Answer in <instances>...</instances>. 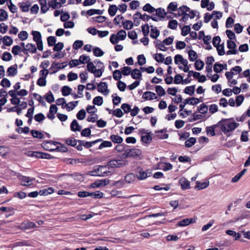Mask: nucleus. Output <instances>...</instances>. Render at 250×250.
<instances>
[{
  "instance_id": "nucleus-31",
  "label": "nucleus",
  "mask_w": 250,
  "mask_h": 250,
  "mask_svg": "<svg viewBox=\"0 0 250 250\" xmlns=\"http://www.w3.org/2000/svg\"><path fill=\"white\" fill-rule=\"evenodd\" d=\"M63 175H66L69 177H71L75 180L78 181H81L83 178L82 175L77 172H75L72 174H63Z\"/></svg>"
},
{
  "instance_id": "nucleus-26",
  "label": "nucleus",
  "mask_w": 250,
  "mask_h": 250,
  "mask_svg": "<svg viewBox=\"0 0 250 250\" xmlns=\"http://www.w3.org/2000/svg\"><path fill=\"white\" fill-rule=\"evenodd\" d=\"M155 46L158 48L160 50L166 51L167 48L165 47V44L159 40H157L154 42Z\"/></svg>"
},
{
  "instance_id": "nucleus-7",
  "label": "nucleus",
  "mask_w": 250,
  "mask_h": 250,
  "mask_svg": "<svg viewBox=\"0 0 250 250\" xmlns=\"http://www.w3.org/2000/svg\"><path fill=\"white\" fill-rule=\"evenodd\" d=\"M78 143L79 144L76 146V148L78 150H82L83 149V146H84L85 147L88 148L91 147L93 145H94L93 142H87L83 140H78Z\"/></svg>"
},
{
  "instance_id": "nucleus-2",
  "label": "nucleus",
  "mask_w": 250,
  "mask_h": 250,
  "mask_svg": "<svg viewBox=\"0 0 250 250\" xmlns=\"http://www.w3.org/2000/svg\"><path fill=\"white\" fill-rule=\"evenodd\" d=\"M168 136L169 135L167 133V129L166 128L155 131L153 134V138L155 140L167 139Z\"/></svg>"
},
{
  "instance_id": "nucleus-62",
  "label": "nucleus",
  "mask_w": 250,
  "mask_h": 250,
  "mask_svg": "<svg viewBox=\"0 0 250 250\" xmlns=\"http://www.w3.org/2000/svg\"><path fill=\"white\" fill-rule=\"evenodd\" d=\"M113 77L116 81H119L122 77V72L119 70H115L113 73Z\"/></svg>"
},
{
  "instance_id": "nucleus-15",
  "label": "nucleus",
  "mask_w": 250,
  "mask_h": 250,
  "mask_svg": "<svg viewBox=\"0 0 250 250\" xmlns=\"http://www.w3.org/2000/svg\"><path fill=\"white\" fill-rule=\"evenodd\" d=\"M98 69L94 70V72L92 73L94 75L95 77H100L104 71V65L103 63H100V65H98Z\"/></svg>"
},
{
  "instance_id": "nucleus-48",
  "label": "nucleus",
  "mask_w": 250,
  "mask_h": 250,
  "mask_svg": "<svg viewBox=\"0 0 250 250\" xmlns=\"http://www.w3.org/2000/svg\"><path fill=\"white\" fill-rule=\"evenodd\" d=\"M153 58L158 62H163L165 60L164 56L161 53H156Z\"/></svg>"
},
{
  "instance_id": "nucleus-5",
  "label": "nucleus",
  "mask_w": 250,
  "mask_h": 250,
  "mask_svg": "<svg viewBox=\"0 0 250 250\" xmlns=\"http://www.w3.org/2000/svg\"><path fill=\"white\" fill-rule=\"evenodd\" d=\"M138 169L139 170L136 173V177L140 180H143L148 177H150L152 174L151 171L149 169H147L146 171L142 168H138Z\"/></svg>"
},
{
  "instance_id": "nucleus-20",
  "label": "nucleus",
  "mask_w": 250,
  "mask_h": 250,
  "mask_svg": "<svg viewBox=\"0 0 250 250\" xmlns=\"http://www.w3.org/2000/svg\"><path fill=\"white\" fill-rule=\"evenodd\" d=\"M54 189L52 188H47L40 190L39 191V195L42 196H47L54 192Z\"/></svg>"
},
{
  "instance_id": "nucleus-52",
  "label": "nucleus",
  "mask_w": 250,
  "mask_h": 250,
  "mask_svg": "<svg viewBox=\"0 0 250 250\" xmlns=\"http://www.w3.org/2000/svg\"><path fill=\"white\" fill-rule=\"evenodd\" d=\"M195 67L197 70H201L204 66V62L201 60H197L194 63Z\"/></svg>"
},
{
  "instance_id": "nucleus-38",
  "label": "nucleus",
  "mask_w": 250,
  "mask_h": 250,
  "mask_svg": "<svg viewBox=\"0 0 250 250\" xmlns=\"http://www.w3.org/2000/svg\"><path fill=\"white\" fill-rule=\"evenodd\" d=\"M197 185L196 186V188L198 189H203L207 188L209 186V181H207L203 183H200L199 182H197Z\"/></svg>"
},
{
  "instance_id": "nucleus-25",
  "label": "nucleus",
  "mask_w": 250,
  "mask_h": 250,
  "mask_svg": "<svg viewBox=\"0 0 250 250\" xmlns=\"http://www.w3.org/2000/svg\"><path fill=\"white\" fill-rule=\"evenodd\" d=\"M135 180V175L133 173L127 174L125 177V182L128 184L133 183Z\"/></svg>"
},
{
  "instance_id": "nucleus-50",
  "label": "nucleus",
  "mask_w": 250,
  "mask_h": 250,
  "mask_svg": "<svg viewBox=\"0 0 250 250\" xmlns=\"http://www.w3.org/2000/svg\"><path fill=\"white\" fill-rule=\"evenodd\" d=\"M3 43L7 46H10L13 43V40L11 37L5 36L3 39Z\"/></svg>"
},
{
  "instance_id": "nucleus-51",
  "label": "nucleus",
  "mask_w": 250,
  "mask_h": 250,
  "mask_svg": "<svg viewBox=\"0 0 250 250\" xmlns=\"http://www.w3.org/2000/svg\"><path fill=\"white\" fill-rule=\"evenodd\" d=\"M49 141H44L42 144V147H43L45 150L49 151H54V148H52L50 147L49 145H50V143H49Z\"/></svg>"
},
{
  "instance_id": "nucleus-19",
  "label": "nucleus",
  "mask_w": 250,
  "mask_h": 250,
  "mask_svg": "<svg viewBox=\"0 0 250 250\" xmlns=\"http://www.w3.org/2000/svg\"><path fill=\"white\" fill-rule=\"evenodd\" d=\"M153 134L151 132H148V133L145 135H142L141 137L142 141L145 143H149L153 138Z\"/></svg>"
},
{
  "instance_id": "nucleus-44",
  "label": "nucleus",
  "mask_w": 250,
  "mask_h": 250,
  "mask_svg": "<svg viewBox=\"0 0 250 250\" xmlns=\"http://www.w3.org/2000/svg\"><path fill=\"white\" fill-rule=\"evenodd\" d=\"M155 91L159 96H163L166 94L165 89L161 85H156L155 86Z\"/></svg>"
},
{
  "instance_id": "nucleus-60",
  "label": "nucleus",
  "mask_w": 250,
  "mask_h": 250,
  "mask_svg": "<svg viewBox=\"0 0 250 250\" xmlns=\"http://www.w3.org/2000/svg\"><path fill=\"white\" fill-rule=\"evenodd\" d=\"M83 42L81 40H76L75 41V42L73 43V48L77 50L82 47L83 45Z\"/></svg>"
},
{
  "instance_id": "nucleus-64",
  "label": "nucleus",
  "mask_w": 250,
  "mask_h": 250,
  "mask_svg": "<svg viewBox=\"0 0 250 250\" xmlns=\"http://www.w3.org/2000/svg\"><path fill=\"white\" fill-rule=\"evenodd\" d=\"M121 108L125 114L129 113L131 111V106L126 103L123 104L121 105Z\"/></svg>"
},
{
  "instance_id": "nucleus-16",
  "label": "nucleus",
  "mask_w": 250,
  "mask_h": 250,
  "mask_svg": "<svg viewBox=\"0 0 250 250\" xmlns=\"http://www.w3.org/2000/svg\"><path fill=\"white\" fill-rule=\"evenodd\" d=\"M71 130L73 131H80L82 127L76 120H73L70 125Z\"/></svg>"
},
{
  "instance_id": "nucleus-24",
  "label": "nucleus",
  "mask_w": 250,
  "mask_h": 250,
  "mask_svg": "<svg viewBox=\"0 0 250 250\" xmlns=\"http://www.w3.org/2000/svg\"><path fill=\"white\" fill-rule=\"evenodd\" d=\"M32 35L33 36V41L36 42L42 41V35L40 32L37 31H33L32 32Z\"/></svg>"
},
{
  "instance_id": "nucleus-17",
  "label": "nucleus",
  "mask_w": 250,
  "mask_h": 250,
  "mask_svg": "<svg viewBox=\"0 0 250 250\" xmlns=\"http://www.w3.org/2000/svg\"><path fill=\"white\" fill-rule=\"evenodd\" d=\"M41 5V12L42 14L45 13L49 9V7L47 5L46 0H38Z\"/></svg>"
},
{
  "instance_id": "nucleus-40",
  "label": "nucleus",
  "mask_w": 250,
  "mask_h": 250,
  "mask_svg": "<svg viewBox=\"0 0 250 250\" xmlns=\"http://www.w3.org/2000/svg\"><path fill=\"white\" fill-rule=\"evenodd\" d=\"M124 28L126 30L131 29L133 26V23L132 21L129 20H125L122 21Z\"/></svg>"
},
{
  "instance_id": "nucleus-45",
  "label": "nucleus",
  "mask_w": 250,
  "mask_h": 250,
  "mask_svg": "<svg viewBox=\"0 0 250 250\" xmlns=\"http://www.w3.org/2000/svg\"><path fill=\"white\" fill-rule=\"evenodd\" d=\"M218 127V126H216V125L210 126H208L206 127V132L208 134H210L211 136H214L215 135V133L214 131V129L215 127Z\"/></svg>"
},
{
  "instance_id": "nucleus-37",
  "label": "nucleus",
  "mask_w": 250,
  "mask_h": 250,
  "mask_svg": "<svg viewBox=\"0 0 250 250\" xmlns=\"http://www.w3.org/2000/svg\"><path fill=\"white\" fill-rule=\"evenodd\" d=\"M188 54L190 61L194 62L197 59V54L195 51L190 50L188 51Z\"/></svg>"
},
{
  "instance_id": "nucleus-6",
  "label": "nucleus",
  "mask_w": 250,
  "mask_h": 250,
  "mask_svg": "<svg viewBox=\"0 0 250 250\" xmlns=\"http://www.w3.org/2000/svg\"><path fill=\"white\" fill-rule=\"evenodd\" d=\"M19 179L20 180L21 184L23 186H28L31 185L32 182L35 180V178H34L24 176L22 175L19 176Z\"/></svg>"
},
{
  "instance_id": "nucleus-49",
  "label": "nucleus",
  "mask_w": 250,
  "mask_h": 250,
  "mask_svg": "<svg viewBox=\"0 0 250 250\" xmlns=\"http://www.w3.org/2000/svg\"><path fill=\"white\" fill-rule=\"evenodd\" d=\"M117 36L119 40H124L126 37V33L124 30L119 31L117 33Z\"/></svg>"
},
{
  "instance_id": "nucleus-53",
  "label": "nucleus",
  "mask_w": 250,
  "mask_h": 250,
  "mask_svg": "<svg viewBox=\"0 0 250 250\" xmlns=\"http://www.w3.org/2000/svg\"><path fill=\"white\" fill-rule=\"evenodd\" d=\"M58 0H50L48 2L49 6L53 9H56L58 6L61 7V3L57 2Z\"/></svg>"
},
{
  "instance_id": "nucleus-46",
  "label": "nucleus",
  "mask_w": 250,
  "mask_h": 250,
  "mask_svg": "<svg viewBox=\"0 0 250 250\" xmlns=\"http://www.w3.org/2000/svg\"><path fill=\"white\" fill-rule=\"evenodd\" d=\"M143 10L149 13H152L155 11V8L152 6L149 3H146L145 5L143 7Z\"/></svg>"
},
{
  "instance_id": "nucleus-21",
  "label": "nucleus",
  "mask_w": 250,
  "mask_h": 250,
  "mask_svg": "<svg viewBox=\"0 0 250 250\" xmlns=\"http://www.w3.org/2000/svg\"><path fill=\"white\" fill-rule=\"evenodd\" d=\"M22 227L25 229H31L36 228L37 226L34 222L26 221L22 223Z\"/></svg>"
},
{
  "instance_id": "nucleus-3",
  "label": "nucleus",
  "mask_w": 250,
  "mask_h": 250,
  "mask_svg": "<svg viewBox=\"0 0 250 250\" xmlns=\"http://www.w3.org/2000/svg\"><path fill=\"white\" fill-rule=\"evenodd\" d=\"M108 166H97L96 170L98 171V175L100 177L108 176L110 171Z\"/></svg>"
},
{
  "instance_id": "nucleus-35",
  "label": "nucleus",
  "mask_w": 250,
  "mask_h": 250,
  "mask_svg": "<svg viewBox=\"0 0 250 250\" xmlns=\"http://www.w3.org/2000/svg\"><path fill=\"white\" fill-rule=\"evenodd\" d=\"M155 11H156L157 15L162 18H164L166 16L167 14H168L167 12L165 11V10L164 8H159L155 9Z\"/></svg>"
},
{
  "instance_id": "nucleus-63",
  "label": "nucleus",
  "mask_w": 250,
  "mask_h": 250,
  "mask_svg": "<svg viewBox=\"0 0 250 250\" xmlns=\"http://www.w3.org/2000/svg\"><path fill=\"white\" fill-rule=\"evenodd\" d=\"M190 32V27L189 25H185L182 28L181 34L183 36H187Z\"/></svg>"
},
{
  "instance_id": "nucleus-28",
  "label": "nucleus",
  "mask_w": 250,
  "mask_h": 250,
  "mask_svg": "<svg viewBox=\"0 0 250 250\" xmlns=\"http://www.w3.org/2000/svg\"><path fill=\"white\" fill-rule=\"evenodd\" d=\"M118 10L117 6L115 4L110 5L108 9V12L111 17L114 16Z\"/></svg>"
},
{
  "instance_id": "nucleus-43",
  "label": "nucleus",
  "mask_w": 250,
  "mask_h": 250,
  "mask_svg": "<svg viewBox=\"0 0 250 250\" xmlns=\"http://www.w3.org/2000/svg\"><path fill=\"white\" fill-rule=\"evenodd\" d=\"M78 101L69 102L66 104V109L68 111L72 110L78 104Z\"/></svg>"
},
{
  "instance_id": "nucleus-56",
  "label": "nucleus",
  "mask_w": 250,
  "mask_h": 250,
  "mask_svg": "<svg viewBox=\"0 0 250 250\" xmlns=\"http://www.w3.org/2000/svg\"><path fill=\"white\" fill-rule=\"evenodd\" d=\"M112 143L110 141H104L100 145L98 149H102L104 147H110L112 146Z\"/></svg>"
},
{
  "instance_id": "nucleus-34",
  "label": "nucleus",
  "mask_w": 250,
  "mask_h": 250,
  "mask_svg": "<svg viewBox=\"0 0 250 250\" xmlns=\"http://www.w3.org/2000/svg\"><path fill=\"white\" fill-rule=\"evenodd\" d=\"M31 133L33 137L36 138L43 139L44 137L43 133L38 130H32Z\"/></svg>"
},
{
  "instance_id": "nucleus-9",
  "label": "nucleus",
  "mask_w": 250,
  "mask_h": 250,
  "mask_svg": "<svg viewBox=\"0 0 250 250\" xmlns=\"http://www.w3.org/2000/svg\"><path fill=\"white\" fill-rule=\"evenodd\" d=\"M142 98L146 101L152 100L157 99L158 97L154 92L151 91H146L143 93L142 95Z\"/></svg>"
},
{
  "instance_id": "nucleus-11",
  "label": "nucleus",
  "mask_w": 250,
  "mask_h": 250,
  "mask_svg": "<svg viewBox=\"0 0 250 250\" xmlns=\"http://www.w3.org/2000/svg\"><path fill=\"white\" fill-rule=\"evenodd\" d=\"M178 13L174 14V17H178L183 16L186 12L189 11V8L186 5H183L179 8L177 10Z\"/></svg>"
},
{
  "instance_id": "nucleus-54",
  "label": "nucleus",
  "mask_w": 250,
  "mask_h": 250,
  "mask_svg": "<svg viewBox=\"0 0 250 250\" xmlns=\"http://www.w3.org/2000/svg\"><path fill=\"white\" fill-rule=\"evenodd\" d=\"M178 25V22L175 20H172L169 21L168 24V27L175 30L177 28Z\"/></svg>"
},
{
  "instance_id": "nucleus-42",
  "label": "nucleus",
  "mask_w": 250,
  "mask_h": 250,
  "mask_svg": "<svg viewBox=\"0 0 250 250\" xmlns=\"http://www.w3.org/2000/svg\"><path fill=\"white\" fill-rule=\"evenodd\" d=\"M25 48L31 53H35L37 52V48L35 44L33 43H28L26 45Z\"/></svg>"
},
{
  "instance_id": "nucleus-29",
  "label": "nucleus",
  "mask_w": 250,
  "mask_h": 250,
  "mask_svg": "<svg viewBox=\"0 0 250 250\" xmlns=\"http://www.w3.org/2000/svg\"><path fill=\"white\" fill-rule=\"evenodd\" d=\"M110 139L113 143L117 144H121L123 141L122 137L118 135H111Z\"/></svg>"
},
{
  "instance_id": "nucleus-57",
  "label": "nucleus",
  "mask_w": 250,
  "mask_h": 250,
  "mask_svg": "<svg viewBox=\"0 0 250 250\" xmlns=\"http://www.w3.org/2000/svg\"><path fill=\"white\" fill-rule=\"evenodd\" d=\"M198 110L200 113L204 114L207 112L208 107L205 104H202L198 107Z\"/></svg>"
},
{
  "instance_id": "nucleus-39",
  "label": "nucleus",
  "mask_w": 250,
  "mask_h": 250,
  "mask_svg": "<svg viewBox=\"0 0 250 250\" xmlns=\"http://www.w3.org/2000/svg\"><path fill=\"white\" fill-rule=\"evenodd\" d=\"M196 142L195 138L191 137L188 139L185 143V145L187 147H190L193 146Z\"/></svg>"
},
{
  "instance_id": "nucleus-10",
  "label": "nucleus",
  "mask_w": 250,
  "mask_h": 250,
  "mask_svg": "<svg viewBox=\"0 0 250 250\" xmlns=\"http://www.w3.org/2000/svg\"><path fill=\"white\" fill-rule=\"evenodd\" d=\"M63 63H61L59 62H53L50 68V70H53V72L50 73H54L57 72V71L59 69H64L67 65H63Z\"/></svg>"
},
{
  "instance_id": "nucleus-12",
  "label": "nucleus",
  "mask_w": 250,
  "mask_h": 250,
  "mask_svg": "<svg viewBox=\"0 0 250 250\" xmlns=\"http://www.w3.org/2000/svg\"><path fill=\"white\" fill-rule=\"evenodd\" d=\"M178 9V4L177 2L173 1L170 2L167 8V13L172 14L174 11H176Z\"/></svg>"
},
{
  "instance_id": "nucleus-30",
  "label": "nucleus",
  "mask_w": 250,
  "mask_h": 250,
  "mask_svg": "<svg viewBox=\"0 0 250 250\" xmlns=\"http://www.w3.org/2000/svg\"><path fill=\"white\" fill-rule=\"evenodd\" d=\"M103 196L104 193L100 191H96L95 192H89V196H90L94 199H101L103 197Z\"/></svg>"
},
{
  "instance_id": "nucleus-61",
  "label": "nucleus",
  "mask_w": 250,
  "mask_h": 250,
  "mask_svg": "<svg viewBox=\"0 0 250 250\" xmlns=\"http://www.w3.org/2000/svg\"><path fill=\"white\" fill-rule=\"evenodd\" d=\"M86 67L87 71L91 73L94 72V70L96 69V66L91 62H87Z\"/></svg>"
},
{
  "instance_id": "nucleus-4",
  "label": "nucleus",
  "mask_w": 250,
  "mask_h": 250,
  "mask_svg": "<svg viewBox=\"0 0 250 250\" xmlns=\"http://www.w3.org/2000/svg\"><path fill=\"white\" fill-rule=\"evenodd\" d=\"M126 163L123 160H112L108 162L107 166L109 168L120 167L125 166Z\"/></svg>"
},
{
  "instance_id": "nucleus-36",
  "label": "nucleus",
  "mask_w": 250,
  "mask_h": 250,
  "mask_svg": "<svg viewBox=\"0 0 250 250\" xmlns=\"http://www.w3.org/2000/svg\"><path fill=\"white\" fill-rule=\"evenodd\" d=\"M103 12L104 10L92 9L87 10L86 13L89 16H92L94 14H98L101 15L103 13Z\"/></svg>"
},
{
  "instance_id": "nucleus-22",
  "label": "nucleus",
  "mask_w": 250,
  "mask_h": 250,
  "mask_svg": "<svg viewBox=\"0 0 250 250\" xmlns=\"http://www.w3.org/2000/svg\"><path fill=\"white\" fill-rule=\"evenodd\" d=\"M19 5L22 11L25 12L29 11L31 3L29 1H26L24 2L20 3Z\"/></svg>"
},
{
  "instance_id": "nucleus-41",
  "label": "nucleus",
  "mask_w": 250,
  "mask_h": 250,
  "mask_svg": "<svg viewBox=\"0 0 250 250\" xmlns=\"http://www.w3.org/2000/svg\"><path fill=\"white\" fill-rule=\"evenodd\" d=\"M195 85H191L189 86H187L185 88L184 90V92L187 94H188L190 96L192 95L195 91Z\"/></svg>"
},
{
  "instance_id": "nucleus-32",
  "label": "nucleus",
  "mask_w": 250,
  "mask_h": 250,
  "mask_svg": "<svg viewBox=\"0 0 250 250\" xmlns=\"http://www.w3.org/2000/svg\"><path fill=\"white\" fill-rule=\"evenodd\" d=\"M151 29L150 30V37L156 39L160 35L159 31L156 28V27H153L151 26Z\"/></svg>"
},
{
  "instance_id": "nucleus-13",
  "label": "nucleus",
  "mask_w": 250,
  "mask_h": 250,
  "mask_svg": "<svg viewBox=\"0 0 250 250\" xmlns=\"http://www.w3.org/2000/svg\"><path fill=\"white\" fill-rule=\"evenodd\" d=\"M195 222L196 219L194 218H186L179 222L178 224V225L180 227H185L191 223H195Z\"/></svg>"
},
{
  "instance_id": "nucleus-47",
  "label": "nucleus",
  "mask_w": 250,
  "mask_h": 250,
  "mask_svg": "<svg viewBox=\"0 0 250 250\" xmlns=\"http://www.w3.org/2000/svg\"><path fill=\"white\" fill-rule=\"evenodd\" d=\"M72 89L68 86H63L62 88V94L64 96H67L71 94Z\"/></svg>"
},
{
  "instance_id": "nucleus-23",
  "label": "nucleus",
  "mask_w": 250,
  "mask_h": 250,
  "mask_svg": "<svg viewBox=\"0 0 250 250\" xmlns=\"http://www.w3.org/2000/svg\"><path fill=\"white\" fill-rule=\"evenodd\" d=\"M131 76L133 79H140L142 77V73L140 70L134 69L131 71Z\"/></svg>"
},
{
  "instance_id": "nucleus-1",
  "label": "nucleus",
  "mask_w": 250,
  "mask_h": 250,
  "mask_svg": "<svg viewBox=\"0 0 250 250\" xmlns=\"http://www.w3.org/2000/svg\"><path fill=\"white\" fill-rule=\"evenodd\" d=\"M239 125L233 118L222 119L216 124L224 134L229 136L232 132Z\"/></svg>"
},
{
  "instance_id": "nucleus-8",
  "label": "nucleus",
  "mask_w": 250,
  "mask_h": 250,
  "mask_svg": "<svg viewBox=\"0 0 250 250\" xmlns=\"http://www.w3.org/2000/svg\"><path fill=\"white\" fill-rule=\"evenodd\" d=\"M98 90L102 93L104 95H107L109 93V90L108 89L107 84L105 82H101L98 85Z\"/></svg>"
},
{
  "instance_id": "nucleus-14",
  "label": "nucleus",
  "mask_w": 250,
  "mask_h": 250,
  "mask_svg": "<svg viewBox=\"0 0 250 250\" xmlns=\"http://www.w3.org/2000/svg\"><path fill=\"white\" fill-rule=\"evenodd\" d=\"M179 184L181 186L182 189H187L190 188L189 181L185 178H182L179 180Z\"/></svg>"
},
{
  "instance_id": "nucleus-58",
  "label": "nucleus",
  "mask_w": 250,
  "mask_h": 250,
  "mask_svg": "<svg viewBox=\"0 0 250 250\" xmlns=\"http://www.w3.org/2000/svg\"><path fill=\"white\" fill-rule=\"evenodd\" d=\"M79 60L80 64H84L86 62L87 63V62H89L90 58L87 56L82 55L80 56Z\"/></svg>"
},
{
  "instance_id": "nucleus-59",
  "label": "nucleus",
  "mask_w": 250,
  "mask_h": 250,
  "mask_svg": "<svg viewBox=\"0 0 250 250\" xmlns=\"http://www.w3.org/2000/svg\"><path fill=\"white\" fill-rule=\"evenodd\" d=\"M93 52L94 56L96 57H101L104 54V52L98 47L94 48L93 50Z\"/></svg>"
},
{
  "instance_id": "nucleus-18",
  "label": "nucleus",
  "mask_w": 250,
  "mask_h": 250,
  "mask_svg": "<svg viewBox=\"0 0 250 250\" xmlns=\"http://www.w3.org/2000/svg\"><path fill=\"white\" fill-rule=\"evenodd\" d=\"M17 72L18 71L17 64L11 66L8 68L7 70V75L9 77L14 76L17 74Z\"/></svg>"
},
{
  "instance_id": "nucleus-27",
  "label": "nucleus",
  "mask_w": 250,
  "mask_h": 250,
  "mask_svg": "<svg viewBox=\"0 0 250 250\" xmlns=\"http://www.w3.org/2000/svg\"><path fill=\"white\" fill-rule=\"evenodd\" d=\"M185 102H186L187 104L196 105L199 103L200 101L198 98L192 97L186 99Z\"/></svg>"
},
{
  "instance_id": "nucleus-33",
  "label": "nucleus",
  "mask_w": 250,
  "mask_h": 250,
  "mask_svg": "<svg viewBox=\"0 0 250 250\" xmlns=\"http://www.w3.org/2000/svg\"><path fill=\"white\" fill-rule=\"evenodd\" d=\"M78 140H76L74 138H68L65 140V143L69 146H75L76 148V146H77Z\"/></svg>"
},
{
  "instance_id": "nucleus-55",
  "label": "nucleus",
  "mask_w": 250,
  "mask_h": 250,
  "mask_svg": "<svg viewBox=\"0 0 250 250\" xmlns=\"http://www.w3.org/2000/svg\"><path fill=\"white\" fill-rule=\"evenodd\" d=\"M93 103L95 105H101L103 103V99L101 96H97L93 100Z\"/></svg>"
}]
</instances>
